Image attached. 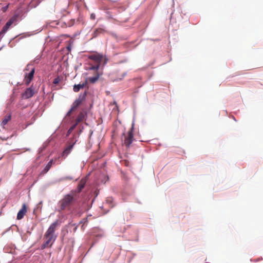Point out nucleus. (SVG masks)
<instances>
[{
    "instance_id": "1",
    "label": "nucleus",
    "mask_w": 263,
    "mask_h": 263,
    "mask_svg": "<svg viewBox=\"0 0 263 263\" xmlns=\"http://www.w3.org/2000/svg\"><path fill=\"white\" fill-rule=\"evenodd\" d=\"M59 225L58 220L55 221L49 227L45 235L44 239L45 241L42 246V249H45L47 247H51L57 238V236L54 234V232Z\"/></svg>"
},
{
    "instance_id": "2",
    "label": "nucleus",
    "mask_w": 263,
    "mask_h": 263,
    "mask_svg": "<svg viewBox=\"0 0 263 263\" xmlns=\"http://www.w3.org/2000/svg\"><path fill=\"white\" fill-rule=\"evenodd\" d=\"M77 200L76 191H71L69 194L64 196L58 202L59 211L61 212L66 209L69 210L71 206Z\"/></svg>"
},
{
    "instance_id": "3",
    "label": "nucleus",
    "mask_w": 263,
    "mask_h": 263,
    "mask_svg": "<svg viewBox=\"0 0 263 263\" xmlns=\"http://www.w3.org/2000/svg\"><path fill=\"white\" fill-rule=\"evenodd\" d=\"M88 59L92 61L89 62V70H99L101 62L103 59V55L102 54L96 52L88 55Z\"/></svg>"
},
{
    "instance_id": "4",
    "label": "nucleus",
    "mask_w": 263,
    "mask_h": 263,
    "mask_svg": "<svg viewBox=\"0 0 263 263\" xmlns=\"http://www.w3.org/2000/svg\"><path fill=\"white\" fill-rule=\"evenodd\" d=\"M31 65H27L25 68V76L24 79V82L26 85H28L33 78V76L35 72V68L34 67H31Z\"/></svg>"
},
{
    "instance_id": "5",
    "label": "nucleus",
    "mask_w": 263,
    "mask_h": 263,
    "mask_svg": "<svg viewBox=\"0 0 263 263\" xmlns=\"http://www.w3.org/2000/svg\"><path fill=\"white\" fill-rule=\"evenodd\" d=\"M124 140H123V144L127 147H129L133 141V127L128 131L127 134H123Z\"/></svg>"
},
{
    "instance_id": "6",
    "label": "nucleus",
    "mask_w": 263,
    "mask_h": 263,
    "mask_svg": "<svg viewBox=\"0 0 263 263\" xmlns=\"http://www.w3.org/2000/svg\"><path fill=\"white\" fill-rule=\"evenodd\" d=\"M77 141V140H74V139H72L68 142L66 147L65 148L64 150L63 151L62 154L63 157L65 158L69 155V154L71 152V150L72 149L73 146L74 145Z\"/></svg>"
},
{
    "instance_id": "7",
    "label": "nucleus",
    "mask_w": 263,
    "mask_h": 263,
    "mask_svg": "<svg viewBox=\"0 0 263 263\" xmlns=\"http://www.w3.org/2000/svg\"><path fill=\"white\" fill-rule=\"evenodd\" d=\"M95 71L94 76L92 77H89L85 79V82H87V84L89 83L91 84H94L97 82L100 77L102 75V73L100 72L98 70H93Z\"/></svg>"
},
{
    "instance_id": "8",
    "label": "nucleus",
    "mask_w": 263,
    "mask_h": 263,
    "mask_svg": "<svg viewBox=\"0 0 263 263\" xmlns=\"http://www.w3.org/2000/svg\"><path fill=\"white\" fill-rule=\"evenodd\" d=\"M16 16H13L10 18L3 27L2 30L0 32V36H3L9 29L11 25L16 21Z\"/></svg>"
},
{
    "instance_id": "9",
    "label": "nucleus",
    "mask_w": 263,
    "mask_h": 263,
    "mask_svg": "<svg viewBox=\"0 0 263 263\" xmlns=\"http://www.w3.org/2000/svg\"><path fill=\"white\" fill-rule=\"evenodd\" d=\"M87 92L85 91L83 93L79 95V97L72 104L73 109H77L79 105L81 104L83 101L85 99Z\"/></svg>"
},
{
    "instance_id": "10",
    "label": "nucleus",
    "mask_w": 263,
    "mask_h": 263,
    "mask_svg": "<svg viewBox=\"0 0 263 263\" xmlns=\"http://www.w3.org/2000/svg\"><path fill=\"white\" fill-rule=\"evenodd\" d=\"M88 178V176H85L81 179L78 185L77 190L75 191H76V194L80 193L84 189L87 181Z\"/></svg>"
},
{
    "instance_id": "11",
    "label": "nucleus",
    "mask_w": 263,
    "mask_h": 263,
    "mask_svg": "<svg viewBox=\"0 0 263 263\" xmlns=\"http://www.w3.org/2000/svg\"><path fill=\"white\" fill-rule=\"evenodd\" d=\"M35 93L34 89L31 86L26 89L25 91L23 94V97L25 99H28L32 97Z\"/></svg>"
},
{
    "instance_id": "12",
    "label": "nucleus",
    "mask_w": 263,
    "mask_h": 263,
    "mask_svg": "<svg viewBox=\"0 0 263 263\" xmlns=\"http://www.w3.org/2000/svg\"><path fill=\"white\" fill-rule=\"evenodd\" d=\"M27 213V206L25 203L23 204L22 208L18 211L17 215V219H22Z\"/></svg>"
},
{
    "instance_id": "13",
    "label": "nucleus",
    "mask_w": 263,
    "mask_h": 263,
    "mask_svg": "<svg viewBox=\"0 0 263 263\" xmlns=\"http://www.w3.org/2000/svg\"><path fill=\"white\" fill-rule=\"evenodd\" d=\"M86 85L87 82H84L82 84H75L73 86V90L74 92H78L80 91V89L84 88Z\"/></svg>"
},
{
    "instance_id": "14",
    "label": "nucleus",
    "mask_w": 263,
    "mask_h": 263,
    "mask_svg": "<svg viewBox=\"0 0 263 263\" xmlns=\"http://www.w3.org/2000/svg\"><path fill=\"white\" fill-rule=\"evenodd\" d=\"M11 119V115L10 114H9L3 118L2 120V121L1 122V126H3L4 128H5V125H6L8 122L10 121Z\"/></svg>"
},
{
    "instance_id": "15",
    "label": "nucleus",
    "mask_w": 263,
    "mask_h": 263,
    "mask_svg": "<svg viewBox=\"0 0 263 263\" xmlns=\"http://www.w3.org/2000/svg\"><path fill=\"white\" fill-rule=\"evenodd\" d=\"M84 118L85 114L83 112H80L76 119V124L78 125V123L82 121Z\"/></svg>"
},
{
    "instance_id": "16",
    "label": "nucleus",
    "mask_w": 263,
    "mask_h": 263,
    "mask_svg": "<svg viewBox=\"0 0 263 263\" xmlns=\"http://www.w3.org/2000/svg\"><path fill=\"white\" fill-rule=\"evenodd\" d=\"M53 163V160H51L48 164L46 165V166L45 167V168L43 170L42 173L43 174H46L47 173V172L50 169Z\"/></svg>"
},
{
    "instance_id": "17",
    "label": "nucleus",
    "mask_w": 263,
    "mask_h": 263,
    "mask_svg": "<svg viewBox=\"0 0 263 263\" xmlns=\"http://www.w3.org/2000/svg\"><path fill=\"white\" fill-rule=\"evenodd\" d=\"M42 0H32L29 5V7L33 8L36 7Z\"/></svg>"
},
{
    "instance_id": "18",
    "label": "nucleus",
    "mask_w": 263,
    "mask_h": 263,
    "mask_svg": "<svg viewBox=\"0 0 263 263\" xmlns=\"http://www.w3.org/2000/svg\"><path fill=\"white\" fill-rule=\"evenodd\" d=\"M104 31V29L102 28H97L93 31V37H97L99 34L103 33Z\"/></svg>"
},
{
    "instance_id": "19",
    "label": "nucleus",
    "mask_w": 263,
    "mask_h": 263,
    "mask_svg": "<svg viewBox=\"0 0 263 263\" xmlns=\"http://www.w3.org/2000/svg\"><path fill=\"white\" fill-rule=\"evenodd\" d=\"M77 125V124L75 123L70 127V128L68 130L67 136H68L75 129Z\"/></svg>"
},
{
    "instance_id": "20",
    "label": "nucleus",
    "mask_w": 263,
    "mask_h": 263,
    "mask_svg": "<svg viewBox=\"0 0 263 263\" xmlns=\"http://www.w3.org/2000/svg\"><path fill=\"white\" fill-rule=\"evenodd\" d=\"M76 109H73V106H71V109L68 111V112L67 113V116H70L71 114V112L75 110Z\"/></svg>"
},
{
    "instance_id": "21",
    "label": "nucleus",
    "mask_w": 263,
    "mask_h": 263,
    "mask_svg": "<svg viewBox=\"0 0 263 263\" xmlns=\"http://www.w3.org/2000/svg\"><path fill=\"white\" fill-rule=\"evenodd\" d=\"M60 82V79L59 78H55L53 80V83L54 84H58Z\"/></svg>"
},
{
    "instance_id": "22",
    "label": "nucleus",
    "mask_w": 263,
    "mask_h": 263,
    "mask_svg": "<svg viewBox=\"0 0 263 263\" xmlns=\"http://www.w3.org/2000/svg\"><path fill=\"white\" fill-rule=\"evenodd\" d=\"M9 138V137H0V139H1L3 141H6Z\"/></svg>"
},
{
    "instance_id": "23",
    "label": "nucleus",
    "mask_w": 263,
    "mask_h": 263,
    "mask_svg": "<svg viewBox=\"0 0 263 263\" xmlns=\"http://www.w3.org/2000/svg\"><path fill=\"white\" fill-rule=\"evenodd\" d=\"M90 18L92 20H95V14H91L90 15Z\"/></svg>"
},
{
    "instance_id": "24",
    "label": "nucleus",
    "mask_w": 263,
    "mask_h": 263,
    "mask_svg": "<svg viewBox=\"0 0 263 263\" xmlns=\"http://www.w3.org/2000/svg\"><path fill=\"white\" fill-rule=\"evenodd\" d=\"M66 178H67V179H72V178H70V177H66Z\"/></svg>"
}]
</instances>
